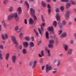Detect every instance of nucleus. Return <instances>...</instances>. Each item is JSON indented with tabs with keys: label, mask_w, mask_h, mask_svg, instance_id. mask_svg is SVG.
<instances>
[{
	"label": "nucleus",
	"mask_w": 76,
	"mask_h": 76,
	"mask_svg": "<svg viewBox=\"0 0 76 76\" xmlns=\"http://www.w3.org/2000/svg\"><path fill=\"white\" fill-rule=\"evenodd\" d=\"M59 43V42H58V41H56V44H58V43Z\"/></svg>",
	"instance_id": "nucleus-63"
},
{
	"label": "nucleus",
	"mask_w": 76,
	"mask_h": 76,
	"mask_svg": "<svg viewBox=\"0 0 76 76\" xmlns=\"http://www.w3.org/2000/svg\"><path fill=\"white\" fill-rule=\"evenodd\" d=\"M48 31L50 32L51 31L52 34H54V28L53 26H51V27H49Z\"/></svg>",
	"instance_id": "nucleus-6"
},
{
	"label": "nucleus",
	"mask_w": 76,
	"mask_h": 76,
	"mask_svg": "<svg viewBox=\"0 0 76 76\" xmlns=\"http://www.w3.org/2000/svg\"><path fill=\"white\" fill-rule=\"evenodd\" d=\"M25 4L27 8L28 9H29V4L28 2H27V1H25Z\"/></svg>",
	"instance_id": "nucleus-22"
},
{
	"label": "nucleus",
	"mask_w": 76,
	"mask_h": 76,
	"mask_svg": "<svg viewBox=\"0 0 76 76\" xmlns=\"http://www.w3.org/2000/svg\"><path fill=\"white\" fill-rule=\"evenodd\" d=\"M63 26L62 24L61 23L59 25V28L60 29H62L63 28Z\"/></svg>",
	"instance_id": "nucleus-37"
},
{
	"label": "nucleus",
	"mask_w": 76,
	"mask_h": 76,
	"mask_svg": "<svg viewBox=\"0 0 76 76\" xmlns=\"http://www.w3.org/2000/svg\"><path fill=\"white\" fill-rule=\"evenodd\" d=\"M70 15V11H67L65 15V17L66 19L67 20L69 19V16Z\"/></svg>",
	"instance_id": "nucleus-5"
},
{
	"label": "nucleus",
	"mask_w": 76,
	"mask_h": 76,
	"mask_svg": "<svg viewBox=\"0 0 76 76\" xmlns=\"http://www.w3.org/2000/svg\"><path fill=\"white\" fill-rule=\"evenodd\" d=\"M45 49L46 51L48 52V56L49 57H51V53L50 51V50H48L47 48H45Z\"/></svg>",
	"instance_id": "nucleus-8"
},
{
	"label": "nucleus",
	"mask_w": 76,
	"mask_h": 76,
	"mask_svg": "<svg viewBox=\"0 0 76 76\" xmlns=\"http://www.w3.org/2000/svg\"><path fill=\"white\" fill-rule=\"evenodd\" d=\"M49 44H53L54 43V40L53 39H51L49 41Z\"/></svg>",
	"instance_id": "nucleus-21"
},
{
	"label": "nucleus",
	"mask_w": 76,
	"mask_h": 76,
	"mask_svg": "<svg viewBox=\"0 0 76 76\" xmlns=\"http://www.w3.org/2000/svg\"><path fill=\"white\" fill-rule=\"evenodd\" d=\"M42 4L43 6L45 7L47 6V4H46V3H45V2L44 1H42Z\"/></svg>",
	"instance_id": "nucleus-23"
},
{
	"label": "nucleus",
	"mask_w": 76,
	"mask_h": 76,
	"mask_svg": "<svg viewBox=\"0 0 76 76\" xmlns=\"http://www.w3.org/2000/svg\"><path fill=\"white\" fill-rule=\"evenodd\" d=\"M34 32L36 36L38 37V35H39V33L37 31V30H36L35 29H34Z\"/></svg>",
	"instance_id": "nucleus-27"
},
{
	"label": "nucleus",
	"mask_w": 76,
	"mask_h": 76,
	"mask_svg": "<svg viewBox=\"0 0 76 76\" xmlns=\"http://www.w3.org/2000/svg\"><path fill=\"white\" fill-rule=\"evenodd\" d=\"M45 25V23H42V24L41 25V31H43V27ZM43 26V27H42Z\"/></svg>",
	"instance_id": "nucleus-29"
},
{
	"label": "nucleus",
	"mask_w": 76,
	"mask_h": 76,
	"mask_svg": "<svg viewBox=\"0 0 76 76\" xmlns=\"http://www.w3.org/2000/svg\"><path fill=\"white\" fill-rule=\"evenodd\" d=\"M48 48H53L54 47V46L53 44H49L48 45Z\"/></svg>",
	"instance_id": "nucleus-25"
},
{
	"label": "nucleus",
	"mask_w": 76,
	"mask_h": 76,
	"mask_svg": "<svg viewBox=\"0 0 76 76\" xmlns=\"http://www.w3.org/2000/svg\"><path fill=\"white\" fill-rule=\"evenodd\" d=\"M45 36L47 39L49 38V34H48V32L47 31L46 32Z\"/></svg>",
	"instance_id": "nucleus-19"
},
{
	"label": "nucleus",
	"mask_w": 76,
	"mask_h": 76,
	"mask_svg": "<svg viewBox=\"0 0 76 76\" xmlns=\"http://www.w3.org/2000/svg\"><path fill=\"white\" fill-rule=\"evenodd\" d=\"M71 3L72 4H73V5H75V1L71 0Z\"/></svg>",
	"instance_id": "nucleus-38"
},
{
	"label": "nucleus",
	"mask_w": 76,
	"mask_h": 76,
	"mask_svg": "<svg viewBox=\"0 0 76 76\" xmlns=\"http://www.w3.org/2000/svg\"><path fill=\"white\" fill-rule=\"evenodd\" d=\"M9 58V53H8L6 55L5 59L6 60H7Z\"/></svg>",
	"instance_id": "nucleus-14"
},
{
	"label": "nucleus",
	"mask_w": 76,
	"mask_h": 76,
	"mask_svg": "<svg viewBox=\"0 0 76 76\" xmlns=\"http://www.w3.org/2000/svg\"><path fill=\"white\" fill-rule=\"evenodd\" d=\"M42 42V41H41V40H40V41H39L38 42V45H39L41 44Z\"/></svg>",
	"instance_id": "nucleus-52"
},
{
	"label": "nucleus",
	"mask_w": 76,
	"mask_h": 76,
	"mask_svg": "<svg viewBox=\"0 0 76 76\" xmlns=\"http://www.w3.org/2000/svg\"><path fill=\"white\" fill-rule=\"evenodd\" d=\"M8 1H8V0H5L4 2H3V3L4 4H6V3H8Z\"/></svg>",
	"instance_id": "nucleus-41"
},
{
	"label": "nucleus",
	"mask_w": 76,
	"mask_h": 76,
	"mask_svg": "<svg viewBox=\"0 0 76 76\" xmlns=\"http://www.w3.org/2000/svg\"><path fill=\"white\" fill-rule=\"evenodd\" d=\"M38 30L40 35H41V37H42V32H41V31L40 28H38Z\"/></svg>",
	"instance_id": "nucleus-32"
},
{
	"label": "nucleus",
	"mask_w": 76,
	"mask_h": 76,
	"mask_svg": "<svg viewBox=\"0 0 76 76\" xmlns=\"http://www.w3.org/2000/svg\"><path fill=\"white\" fill-rule=\"evenodd\" d=\"M12 40V42H14V44L15 45V47H17L19 43H18V42L16 40V37L15 36H13L12 37H11Z\"/></svg>",
	"instance_id": "nucleus-3"
},
{
	"label": "nucleus",
	"mask_w": 76,
	"mask_h": 76,
	"mask_svg": "<svg viewBox=\"0 0 76 76\" xmlns=\"http://www.w3.org/2000/svg\"><path fill=\"white\" fill-rule=\"evenodd\" d=\"M29 20V23L30 25H32L34 23V20L32 18H30Z\"/></svg>",
	"instance_id": "nucleus-12"
},
{
	"label": "nucleus",
	"mask_w": 76,
	"mask_h": 76,
	"mask_svg": "<svg viewBox=\"0 0 76 76\" xmlns=\"http://www.w3.org/2000/svg\"><path fill=\"white\" fill-rule=\"evenodd\" d=\"M51 10L50 9H49L48 10V12L49 13V14L50 13H51Z\"/></svg>",
	"instance_id": "nucleus-48"
},
{
	"label": "nucleus",
	"mask_w": 76,
	"mask_h": 76,
	"mask_svg": "<svg viewBox=\"0 0 76 76\" xmlns=\"http://www.w3.org/2000/svg\"><path fill=\"white\" fill-rule=\"evenodd\" d=\"M56 12H59V9L58 8H57L56 10Z\"/></svg>",
	"instance_id": "nucleus-53"
},
{
	"label": "nucleus",
	"mask_w": 76,
	"mask_h": 76,
	"mask_svg": "<svg viewBox=\"0 0 76 76\" xmlns=\"http://www.w3.org/2000/svg\"><path fill=\"white\" fill-rule=\"evenodd\" d=\"M30 14L32 16L33 18H34V20H37V18L35 15V10L34 9L31 8L30 9Z\"/></svg>",
	"instance_id": "nucleus-2"
},
{
	"label": "nucleus",
	"mask_w": 76,
	"mask_h": 76,
	"mask_svg": "<svg viewBox=\"0 0 76 76\" xmlns=\"http://www.w3.org/2000/svg\"><path fill=\"white\" fill-rule=\"evenodd\" d=\"M1 37L3 39H4V40H5V37H4V34H2Z\"/></svg>",
	"instance_id": "nucleus-47"
},
{
	"label": "nucleus",
	"mask_w": 76,
	"mask_h": 76,
	"mask_svg": "<svg viewBox=\"0 0 76 76\" xmlns=\"http://www.w3.org/2000/svg\"><path fill=\"white\" fill-rule=\"evenodd\" d=\"M63 31L61 30H60L58 31V35H60L62 33Z\"/></svg>",
	"instance_id": "nucleus-46"
},
{
	"label": "nucleus",
	"mask_w": 76,
	"mask_h": 76,
	"mask_svg": "<svg viewBox=\"0 0 76 76\" xmlns=\"http://www.w3.org/2000/svg\"><path fill=\"white\" fill-rule=\"evenodd\" d=\"M37 61H34V64L32 67L33 69H34V67H35L36 66V65H37Z\"/></svg>",
	"instance_id": "nucleus-20"
},
{
	"label": "nucleus",
	"mask_w": 76,
	"mask_h": 76,
	"mask_svg": "<svg viewBox=\"0 0 76 76\" xmlns=\"http://www.w3.org/2000/svg\"><path fill=\"white\" fill-rule=\"evenodd\" d=\"M46 73H48L49 72L48 70H51L52 69L51 66H50L48 64L46 65Z\"/></svg>",
	"instance_id": "nucleus-4"
},
{
	"label": "nucleus",
	"mask_w": 76,
	"mask_h": 76,
	"mask_svg": "<svg viewBox=\"0 0 76 76\" xmlns=\"http://www.w3.org/2000/svg\"><path fill=\"white\" fill-rule=\"evenodd\" d=\"M31 41H34V37H31Z\"/></svg>",
	"instance_id": "nucleus-49"
},
{
	"label": "nucleus",
	"mask_w": 76,
	"mask_h": 76,
	"mask_svg": "<svg viewBox=\"0 0 76 76\" xmlns=\"http://www.w3.org/2000/svg\"><path fill=\"white\" fill-rule=\"evenodd\" d=\"M41 54H39L38 55V56L39 58H41V57H44V51L41 50Z\"/></svg>",
	"instance_id": "nucleus-9"
},
{
	"label": "nucleus",
	"mask_w": 76,
	"mask_h": 76,
	"mask_svg": "<svg viewBox=\"0 0 76 76\" xmlns=\"http://www.w3.org/2000/svg\"><path fill=\"white\" fill-rule=\"evenodd\" d=\"M72 53V49H70L68 51L67 54V55H71Z\"/></svg>",
	"instance_id": "nucleus-16"
},
{
	"label": "nucleus",
	"mask_w": 76,
	"mask_h": 76,
	"mask_svg": "<svg viewBox=\"0 0 76 76\" xmlns=\"http://www.w3.org/2000/svg\"><path fill=\"white\" fill-rule=\"evenodd\" d=\"M47 7L48 9H50V8H51V7L50 6V4H48Z\"/></svg>",
	"instance_id": "nucleus-51"
},
{
	"label": "nucleus",
	"mask_w": 76,
	"mask_h": 76,
	"mask_svg": "<svg viewBox=\"0 0 76 76\" xmlns=\"http://www.w3.org/2000/svg\"><path fill=\"white\" fill-rule=\"evenodd\" d=\"M53 25L55 27V28H56V27L57 26V22L56 21H54Z\"/></svg>",
	"instance_id": "nucleus-28"
},
{
	"label": "nucleus",
	"mask_w": 76,
	"mask_h": 76,
	"mask_svg": "<svg viewBox=\"0 0 76 76\" xmlns=\"http://www.w3.org/2000/svg\"><path fill=\"white\" fill-rule=\"evenodd\" d=\"M18 48L19 49V50H21V49H22V45H19L18 47Z\"/></svg>",
	"instance_id": "nucleus-45"
},
{
	"label": "nucleus",
	"mask_w": 76,
	"mask_h": 76,
	"mask_svg": "<svg viewBox=\"0 0 76 76\" xmlns=\"http://www.w3.org/2000/svg\"><path fill=\"white\" fill-rule=\"evenodd\" d=\"M74 35L75 37V39L76 40V33L74 34Z\"/></svg>",
	"instance_id": "nucleus-62"
},
{
	"label": "nucleus",
	"mask_w": 76,
	"mask_h": 76,
	"mask_svg": "<svg viewBox=\"0 0 76 76\" xmlns=\"http://www.w3.org/2000/svg\"><path fill=\"white\" fill-rule=\"evenodd\" d=\"M0 60H3V58L2 57V54H0Z\"/></svg>",
	"instance_id": "nucleus-44"
},
{
	"label": "nucleus",
	"mask_w": 76,
	"mask_h": 76,
	"mask_svg": "<svg viewBox=\"0 0 76 76\" xmlns=\"http://www.w3.org/2000/svg\"><path fill=\"white\" fill-rule=\"evenodd\" d=\"M56 18L57 19V21H58V20H60V15H58V14H57L56 15Z\"/></svg>",
	"instance_id": "nucleus-18"
},
{
	"label": "nucleus",
	"mask_w": 76,
	"mask_h": 76,
	"mask_svg": "<svg viewBox=\"0 0 76 76\" xmlns=\"http://www.w3.org/2000/svg\"><path fill=\"white\" fill-rule=\"evenodd\" d=\"M12 60L13 63L15 64L16 63V56H12Z\"/></svg>",
	"instance_id": "nucleus-7"
},
{
	"label": "nucleus",
	"mask_w": 76,
	"mask_h": 76,
	"mask_svg": "<svg viewBox=\"0 0 76 76\" xmlns=\"http://www.w3.org/2000/svg\"><path fill=\"white\" fill-rule=\"evenodd\" d=\"M24 23L25 24H27V20L26 19L24 20Z\"/></svg>",
	"instance_id": "nucleus-54"
},
{
	"label": "nucleus",
	"mask_w": 76,
	"mask_h": 76,
	"mask_svg": "<svg viewBox=\"0 0 76 76\" xmlns=\"http://www.w3.org/2000/svg\"><path fill=\"white\" fill-rule=\"evenodd\" d=\"M23 35V34L22 33H21L19 35V37L20 38H21L22 37V36Z\"/></svg>",
	"instance_id": "nucleus-34"
},
{
	"label": "nucleus",
	"mask_w": 76,
	"mask_h": 76,
	"mask_svg": "<svg viewBox=\"0 0 76 76\" xmlns=\"http://www.w3.org/2000/svg\"><path fill=\"white\" fill-rule=\"evenodd\" d=\"M70 6H71V3H67L66 4V9H69L70 7Z\"/></svg>",
	"instance_id": "nucleus-17"
},
{
	"label": "nucleus",
	"mask_w": 76,
	"mask_h": 76,
	"mask_svg": "<svg viewBox=\"0 0 76 76\" xmlns=\"http://www.w3.org/2000/svg\"><path fill=\"white\" fill-rule=\"evenodd\" d=\"M19 29V27L18 26H16L15 28V30L16 31L18 30Z\"/></svg>",
	"instance_id": "nucleus-42"
},
{
	"label": "nucleus",
	"mask_w": 76,
	"mask_h": 76,
	"mask_svg": "<svg viewBox=\"0 0 76 76\" xmlns=\"http://www.w3.org/2000/svg\"><path fill=\"white\" fill-rule=\"evenodd\" d=\"M67 36V33L66 32H64L60 36V38H64Z\"/></svg>",
	"instance_id": "nucleus-10"
},
{
	"label": "nucleus",
	"mask_w": 76,
	"mask_h": 76,
	"mask_svg": "<svg viewBox=\"0 0 76 76\" xmlns=\"http://www.w3.org/2000/svg\"><path fill=\"white\" fill-rule=\"evenodd\" d=\"M13 7H10L9 8V10L10 12H12L13 10Z\"/></svg>",
	"instance_id": "nucleus-33"
},
{
	"label": "nucleus",
	"mask_w": 76,
	"mask_h": 76,
	"mask_svg": "<svg viewBox=\"0 0 76 76\" xmlns=\"http://www.w3.org/2000/svg\"><path fill=\"white\" fill-rule=\"evenodd\" d=\"M7 18L8 20H11L13 18L17 21L19 20V17L18 16V14L16 13L10 14L8 16Z\"/></svg>",
	"instance_id": "nucleus-1"
},
{
	"label": "nucleus",
	"mask_w": 76,
	"mask_h": 76,
	"mask_svg": "<svg viewBox=\"0 0 76 76\" xmlns=\"http://www.w3.org/2000/svg\"><path fill=\"white\" fill-rule=\"evenodd\" d=\"M4 36L5 39H7V38H8V36L7 35V34H4Z\"/></svg>",
	"instance_id": "nucleus-43"
},
{
	"label": "nucleus",
	"mask_w": 76,
	"mask_h": 76,
	"mask_svg": "<svg viewBox=\"0 0 76 76\" xmlns=\"http://www.w3.org/2000/svg\"><path fill=\"white\" fill-rule=\"evenodd\" d=\"M74 20L75 22H76V18H74Z\"/></svg>",
	"instance_id": "nucleus-64"
},
{
	"label": "nucleus",
	"mask_w": 76,
	"mask_h": 76,
	"mask_svg": "<svg viewBox=\"0 0 76 76\" xmlns=\"http://www.w3.org/2000/svg\"><path fill=\"white\" fill-rule=\"evenodd\" d=\"M63 47L64 48L65 50L67 51L68 50V45L66 44H65L64 45Z\"/></svg>",
	"instance_id": "nucleus-13"
},
{
	"label": "nucleus",
	"mask_w": 76,
	"mask_h": 76,
	"mask_svg": "<svg viewBox=\"0 0 76 76\" xmlns=\"http://www.w3.org/2000/svg\"><path fill=\"white\" fill-rule=\"evenodd\" d=\"M32 64H33V63H32V62H31L30 63V66H32Z\"/></svg>",
	"instance_id": "nucleus-58"
},
{
	"label": "nucleus",
	"mask_w": 76,
	"mask_h": 76,
	"mask_svg": "<svg viewBox=\"0 0 76 76\" xmlns=\"http://www.w3.org/2000/svg\"><path fill=\"white\" fill-rule=\"evenodd\" d=\"M25 39L27 41H29L31 39V38H30V37L28 36H26L25 37Z\"/></svg>",
	"instance_id": "nucleus-26"
},
{
	"label": "nucleus",
	"mask_w": 76,
	"mask_h": 76,
	"mask_svg": "<svg viewBox=\"0 0 76 76\" xmlns=\"http://www.w3.org/2000/svg\"><path fill=\"white\" fill-rule=\"evenodd\" d=\"M61 2H69V0H61Z\"/></svg>",
	"instance_id": "nucleus-39"
},
{
	"label": "nucleus",
	"mask_w": 76,
	"mask_h": 76,
	"mask_svg": "<svg viewBox=\"0 0 76 76\" xmlns=\"http://www.w3.org/2000/svg\"><path fill=\"white\" fill-rule=\"evenodd\" d=\"M22 51L23 53L24 54H26L27 53V52L26 51V50L25 49H23L22 50Z\"/></svg>",
	"instance_id": "nucleus-24"
},
{
	"label": "nucleus",
	"mask_w": 76,
	"mask_h": 76,
	"mask_svg": "<svg viewBox=\"0 0 76 76\" xmlns=\"http://www.w3.org/2000/svg\"><path fill=\"white\" fill-rule=\"evenodd\" d=\"M57 72V71H53L52 73L53 74H54L55 73H56Z\"/></svg>",
	"instance_id": "nucleus-55"
},
{
	"label": "nucleus",
	"mask_w": 76,
	"mask_h": 76,
	"mask_svg": "<svg viewBox=\"0 0 76 76\" xmlns=\"http://www.w3.org/2000/svg\"><path fill=\"white\" fill-rule=\"evenodd\" d=\"M0 48H1V49H3V45H0Z\"/></svg>",
	"instance_id": "nucleus-59"
},
{
	"label": "nucleus",
	"mask_w": 76,
	"mask_h": 76,
	"mask_svg": "<svg viewBox=\"0 0 76 76\" xmlns=\"http://www.w3.org/2000/svg\"><path fill=\"white\" fill-rule=\"evenodd\" d=\"M71 44H73V40H71L70 41Z\"/></svg>",
	"instance_id": "nucleus-60"
},
{
	"label": "nucleus",
	"mask_w": 76,
	"mask_h": 76,
	"mask_svg": "<svg viewBox=\"0 0 76 76\" xmlns=\"http://www.w3.org/2000/svg\"><path fill=\"white\" fill-rule=\"evenodd\" d=\"M24 47L27 48L28 47V42H24L23 43Z\"/></svg>",
	"instance_id": "nucleus-11"
},
{
	"label": "nucleus",
	"mask_w": 76,
	"mask_h": 76,
	"mask_svg": "<svg viewBox=\"0 0 76 76\" xmlns=\"http://www.w3.org/2000/svg\"><path fill=\"white\" fill-rule=\"evenodd\" d=\"M30 48H32L34 47V43L33 42H31L30 43Z\"/></svg>",
	"instance_id": "nucleus-15"
},
{
	"label": "nucleus",
	"mask_w": 76,
	"mask_h": 76,
	"mask_svg": "<svg viewBox=\"0 0 76 76\" xmlns=\"http://www.w3.org/2000/svg\"><path fill=\"white\" fill-rule=\"evenodd\" d=\"M62 24L63 25H65L66 24V21L65 20L62 21Z\"/></svg>",
	"instance_id": "nucleus-31"
},
{
	"label": "nucleus",
	"mask_w": 76,
	"mask_h": 76,
	"mask_svg": "<svg viewBox=\"0 0 76 76\" xmlns=\"http://www.w3.org/2000/svg\"><path fill=\"white\" fill-rule=\"evenodd\" d=\"M44 67H45V66H42V70H43L44 69Z\"/></svg>",
	"instance_id": "nucleus-57"
},
{
	"label": "nucleus",
	"mask_w": 76,
	"mask_h": 76,
	"mask_svg": "<svg viewBox=\"0 0 76 76\" xmlns=\"http://www.w3.org/2000/svg\"><path fill=\"white\" fill-rule=\"evenodd\" d=\"M41 18L42 22H45V20H44V17H43L42 15H41Z\"/></svg>",
	"instance_id": "nucleus-40"
},
{
	"label": "nucleus",
	"mask_w": 76,
	"mask_h": 76,
	"mask_svg": "<svg viewBox=\"0 0 76 76\" xmlns=\"http://www.w3.org/2000/svg\"><path fill=\"white\" fill-rule=\"evenodd\" d=\"M60 9L61 11H63L64 10V7L63 6H61L60 7Z\"/></svg>",
	"instance_id": "nucleus-36"
},
{
	"label": "nucleus",
	"mask_w": 76,
	"mask_h": 76,
	"mask_svg": "<svg viewBox=\"0 0 76 76\" xmlns=\"http://www.w3.org/2000/svg\"><path fill=\"white\" fill-rule=\"evenodd\" d=\"M45 25V23H42V24L41 25V31H43V27ZM43 26V27H42Z\"/></svg>",
	"instance_id": "nucleus-30"
},
{
	"label": "nucleus",
	"mask_w": 76,
	"mask_h": 76,
	"mask_svg": "<svg viewBox=\"0 0 76 76\" xmlns=\"http://www.w3.org/2000/svg\"><path fill=\"white\" fill-rule=\"evenodd\" d=\"M18 12V15H20L22 13V11H20Z\"/></svg>",
	"instance_id": "nucleus-56"
},
{
	"label": "nucleus",
	"mask_w": 76,
	"mask_h": 76,
	"mask_svg": "<svg viewBox=\"0 0 76 76\" xmlns=\"http://www.w3.org/2000/svg\"><path fill=\"white\" fill-rule=\"evenodd\" d=\"M22 11L21 8L20 7H19L18 8V11Z\"/></svg>",
	"instance_id": "nucleus-50"
},
{
	"label": "nucleus",
	"mask_w": 76,
	"mask_h": 76,
	"mask_svg": "<svg viewBox=\"0 0 76 76\" xmlns=\"http://www.w3.org/2000/svg\"><path fill=\"white\" fill-rule=\"evenodd\" d=\"M60 63H61L60 60H58V64H57V66H59V65L60 64Z\"/></svg>",
	"instance_id": "nucleus-35"
},
{
	"label": "nucleus",
	"mask_w": 76,
	"mask_h": 76,
	"mask_svg": "<svg viewBox=\"0 0 76 76\" xmlns=\"http://www.w3.org/2000/svg\"><path fill=\"white\" fill-rule=\"evenodd\" d=\"M63 54H61L59 55L60 57H63Z\"/></svg>",
	"instance_id": "nucleus-61"
}]
</instances>
